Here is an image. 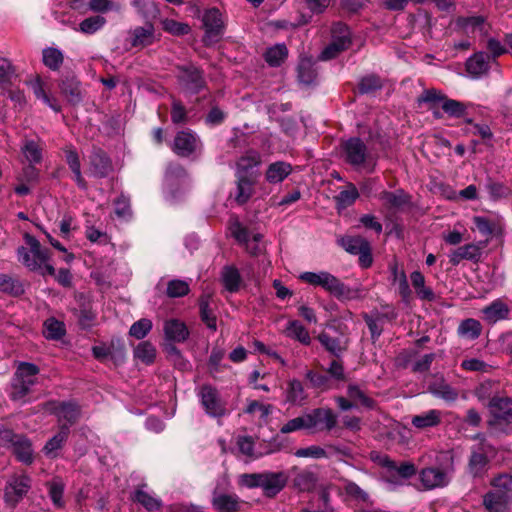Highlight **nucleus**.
I'll return each instance as SVG.
<instances>
[{
    "label": "nucleus",
    "mask_w": 512,
    "mask_h": 512,
    "mask_svg": "<svg viewBox=\"0 0 512 512\" xmlns=\"http://www.w3.org/2000/svg\"><path fill=\"white\" fill-rule=\"evenodd\" d=\"M298 279L313 287H320L340 302H348L362 298L361 284L349 286L332 273L321 270L319 272H302Z\"/></svg>",
    "instance_id": "nucleus-1"
},
{
    "label": "nucleus",
    "mask_w": 512,
    "mask_h": 512,
    "mask_svg": "<svg viewBox=\"0 0 512 512\" xmlns=\"http://www.w3.org/2000/svg\"><path fill=\"white\" fill-rule=\"evenodd\" d=\"M261 164V156L256 151H250L241 156L236 162V185L237 193L235 200L239 205L248 202L253 194V187L256 184L257 174L254 168Z\"/></svg>",
    "instance_id": "nucleus-2"
},
{
    "label": "nucleus",
    "mask_w": 512,
    "mask_h": 512,
    "mask_svg": "<svg viewBox=\"0 0 512 512\" xmlns=\"http://www.w3.org/2000/svg\"><path fill=\"white\" fill-rule=\"evenodd\" d=\"M288 477L283 471H262L243 473L238 478V485L248 489L260 488L264 497L275 498L287 485Z\"/></svg>",
    "instance_id": "nucleus-3"
},
{
    "label": "nucleus",
    "mask_w": 512,
    "mask_h": 512,
    "mask_svg": "<svg viewBox=\"0 0 512 512\" xmlns=\"http://www.w3.org/2000/svg\"><path fill=\"white\" fill-rule=\"evenodd\" d=\"M489 418L487 427L491 434L512 435V397L500 396L485 404Z\"/></svg>",
    "instance_id": "nucleus-4"
},
{
    "label": "nucleus",
    "mask_w": 512,
    "mask_h": 512,
    "mask_svg": "<svg viewBox=\"0 0 512 512\" xmlns=\"http://www.w3.org/2000/svg\"><path fill=\"white\" fill-rule=\"evenodd\" d=\"M39 373L40 368L36 364L19 362L11 381V400L18 401L25 398L31 392V387L38 383Z\"/></svg>",
    "instance_id": "nucleus-5"
},
{
    "label": "nucleus",
    "mask_w": 512,
    "mask_h": 512,
    "mask_svg": "<svg viewBox=\"0 0 512 512\" xmlns=\"http://www.w3.org/2000/svg\"><path fill=\"white\" fill-rule=\"evenodd\" d=\"M352 44L351 31L343 22L334 23L331 29V41L321 51L319 59L328 61L335 59L340 53L347 50Z\"/></svg>",
    "instance_id": "nucleus-6"
},
{
    "label": "nucleus",
    "mask_w": 512,
    "mask_h": 512,
    "mask_svg": "<svg viewBox=\"0 0 512 512\" xmlns=\"http://www.w3.org/2000/svg\"><path fill=\"white\" fill-rule=\"evenodd\" d=\"M177 70V80L186 94L197 95L207 89L204 71L201 68L190 64L177 66Z\"/></svg>",
    "instance_id": "nucleus-7"
},
{
    "label": "nucleus",
    "mask_w": 512,
    "mask_h": 512,
    "mask_svg": "<svg viewBox=\"0 0 512 512\" xmlns=\"http://www.w3.org/2000/svg\"><path fill=\"white\" fill-rule=\"evenodd\" d=\"M340 147L343 160L354 168L364 166L370 158L367 145L359 137H350L342 141Z\"/></svg>",
    "instance_id": "nucleus-8"
},
{
    "label": "nucleus",
    "mask_w": 512,
    "mask_h": 512,
    "mask_svg": "<svg viewBox=\"0 0 512 512\" xmlns=\"http://www.w3.org/2000/svg\"><path fill=\"white\" fill-rule=\"evenodd\" d=\"M200 402L207 415L221 418L227 414L226 403L222 400L219 391L210 384H203L199 390Z\"/></svg>",
    "instance_id": "nucleus-9"
},
{
    "label": "nucleus",
    "mask_w": 512,
    "mask_h": 512,
    "mask_svg": "<svg viewBox=\"0 0 512 512\" xmlns=\"http://www.w3.org/2000/svg\"><path fill=\"white\" fill-rule=\"evenodd\" d=\"M31 488V478L22 474L13 476L4 489V501L11 508H15Z\"/></svg>",
    "instance_id": "nucleus-10"
},
{
    "label": "nucleus",
    "mask_w": 512,
    "mask_h": 512,
    "mask_svg": "<svg viewBox=\"0 0 512 512\" xmlns=\"http://www.w3.org/2000/svg\"><path fill=\"white\" fill-rule=\"evenodd\" d=\"M329 329L339 332L341 337H333L329 333L322 331L316 337L324 349L334 357L339 358L349 346V339L344 337V331L347 330V326L342 325H330Z\"/></svg>",
    "instance_id": "nucleus-11"
},
{
    "label": "nucleus",
    "mask_w": 512,
    "mask_h": 512,
    "mask_svg": "<svg viewBox=\"0 0 512 512\" xmlns=\"http://www.w3.org/2000/svg\"><path fill=\"white\" fill-rule=\"evenodd\" d=\"M61 95L69 105L78 106L84 100V91L78 78L71 72L63 74L58 82Z\"/></svg>",
    "instance_id": "nucleus-12"
},
{
    "label": "nucleus",
    "mask_w": 512,
    "mask_h": 512,
    "mask_svg": "<svg viewBox=\"0 0 512 512\" xmlns=\"http://www.w3.org/2000/svg\"><path fill=\"white\" fill-rule=\"evenodd\" d=\"M205 27L204 42L206 44L218 42L224 33L222 14L217 8L208 9L203 16Z\"/></svg>",
    "instance_id": "nucleus-13"
},
{
    "label": "nucleus",
    "mask_w": 512,
    "mask_h": 512,
    "mask_svg": "<svg viewBox=\"0 0 512 512\" xmlns=\"http://www.w3.org/2000/svg\"><path fill=\"white\" fill-rule=\"evenodd\" d=\"M199 138L190 129L176 133L172 146L173 152L179 157L187 158L197 150Z\"/></svg>",
    "instance_id": "nucleus-14"
},
{
    "label": "nucleus",
    "mask_w": 512,
    "mask_h": 512,
    "mask_svg": "<svg viewBox=\"0 0 512 512\" xmlns=\"http://www.w3.org/2000/svg\"><path fill=\"white\" fill-rule=\"evenodd\" d=\"M306 420L310 429L319 428V430L331 431L337 424V415L331 408H315L306 414Z\"/></svg>",
    "instance_id": "nucleus-15"
},
{
    "label": "nucleus",
    "mask_w": 512,
    "mask_h": 512,
    "mask_svg": "<svg viewBox=\"0 0 512 512\" xmlns=\"http://www.w3.org/2000/svg\"><path fill=\"white\" fill-rule=\"evenodd\" d=\"M211 504L217 512H241L246 504L237 494L213 492Z\"/></svg>",
    "instance_id": "nucleus-16"
},
{
    "label": "nucleus",
    "mask_w": 512,
    "mask_h": 512,
    "mask_svg": "<svg viewBox=\"0 0 512 512\" xmlns=\"http://www.w3.org/2000/svg\"><path fill=\"white\" fill-rule=\"evenodd\" d=\"M379 199L388 210L401 211L412 205V196L402 188L395 191L383 190L379 194Z\"/></svg>",
    "instance_id": "nucleus-17"
},
{
    "label": "nucleus",
    "mask_w": 512,
    "mask_h": 512,
    "mask_svg": "<svg viewBox=\"0 0 512 512\" xmlns=\"http://www.w3.org/2000/svg\"><path fill=\"white\" fill-rule=\"evenodd\" d=\"M71 430L66 425L57 427V432L45 443L42 452L49 459H56L60 456V451L66 445Z\"/></svg>",
    "instance_id": "nucleus-18"
},
{
    "label": "nucleus",
    "mask_w": 512,
    "mask_h": 512,
    "mask_svg": "<svg viewBox=\"0 0 512 512\" xmlns=\"http://www.w3.org/2000/svg\"><path fill=\"white\" fill-rule=\"evenodd\" d=\"M490 56L483 51L472 54L465 62L466 72L474 79L487 75L490 71Z\"/></svg>",
    "instance_id": "nucleus-19"
},
{
    "label": "nucleus",
    "mask_w": 512,
    "mask_h": 512,
    "mask_svg": "<svg viewBox=\"0 0 512 512\" xmlns=\"http://www.w3.org/2000/svg\"><path fill=\"white\" fill-rule=\"evenodd\" d=\"M419 480L424 490L444 487L449 483L447 473L439 467H427L420 471Z\"/></svg>",
    "instance_id": "nucleus-20"
},
{
    "label": "nucleus",
    "mask_w": 512,
    "mask_h": 512,
    "mask_svg": "<svg viewBox=\"0 0 512 512\" xmlns=\"http://www.w3.org/2000/svg\"><path fill=\"white\" fill-rule=\"evenodd\" d=\"M92 175L96 178H105L113 171L110 157L101 148H93L90 155Z\"/></svg>",
    "instance_id": "nucleus-21"
},
{
    "label": "nucleus",
    "mask_w": 512,
    "mask_h": 512,
    "mask_svg": "<svg viewBox=\"0 0 512 512\" xmlns=\"http://www.w3.org/2000/svg\"><path fill=\"white\" fill-rule=\"evenodd\" d=\"M510 311V307L502 299L498 298L482 308V319L489 325H493L499 321L509 319Z\"/></svg>",
    "instance_id": "nucleus-22"
},
{
    "label": "nucleus",
    "mask_w": 512,
    "mask_h": 512,
    "mask_svg": "<svg viewBox=\"0 0 512 512\" xmlns=\"http://www.w3.org/2000/svg\"><path fill=\"white\" fill-rule=\"evenodd\" d=\"M481 255V246L469 243L453 250L449 255V262L453 266H457L462 260H469L477 263L480 261Z\"/></svg>",
    "instance_id": "nucleus-23"
},
{
    "label": "nucleus",
    "mask_w": 512,
    "mask_h": 512,
    "mask_svg": "<svg viewBox=\"0 0 512 512\" xmlns=\"http://www.w3.org/2000/svg\"><path fill=\"white\" fill-rule=\"evenodd\" d=\"M489 451L490 450L472 449L468 461V471L473 478H480L487 471L489 465L487 453Z\"/></svg>",
    "instance_id": "nucleus-24"
},
{
    "label": "nucleus",
    "mask_w": 512,
    "mask_h": 512,
    "mask_svg": "<svg viewBox=\"0 0 512 512\" xmlns=\"http://www.w3.org/2000/svg\"><path fill=\"white\" fill-rule=\"evenodd\" d=\"M293 171V166L286 161H275L268 165L264 178L269 184L283 182Z\"/></svg>",
    "instance_id": "nucleus-25"
},
{
    "label": "nucleus",
    "mask_w": 512,
    "mask_h": 512,
    "mask_svg": "<svg viewBox=\"0 0 512 512\" xmlns=\"http://www.w3.org/2000/svg\"><path fill=\"white\" fill-rule=\"evenodd\" d=\"M146 484L139 486L131 494L130 499L137 504L143 506L148 512H156L161 510L163 502L161 498L153 496L146 492L143 488Z\"/></svg>",
    "instance_id": "nucleus-26"
},
{
    "label": "nucleus",
    "mask_w": 512,
    "mask_h": 512,
    "mask_svg": "<svg viewBox=\"0 0 512 512\" xmlns=\"http://www.w3.org/2000/svg\"><path fill=\"white\" fill-rule=\"evenodd\" d=\"M510 500L497 489L489 490L483 496L482 504L488 512H507Z\"/></svg>",
    "instance_id": "nucleus-27"
},
{
    "label": "nucleus",
    "mask_w": 512,
    "mask_h": 512,
    "mask_svg": "<svg viewBox=\"0 0 512 512\" xmlns=\"http://www.w3.org/2000/svg\"><path fill=\"white\" fill-rule=\"evenodd\" d=\"M442 422V412L437 409H430L412 416L411 424L418 430H426L437 427Z\"/></svg>",
    "instance_id": "nucleus-28"
},
{
    "label": "nucleus",
    "mask_w": 512,
    "mask_h": 512,
    "mask_svg": "<svg viewBox=\"0 0 512 512\" xmlns=\"http://www.w3.org/2000/svg\"><path fill=\"white\" fill-rule=\"evenodd\" d=\"M164 333L167 340L183 343L190 335L186 324L178 319H171L165 322Z\"/></svg>",
    "instance_id": "nucleus-29"
},
{
    "label": "nucleus",
    "mask_w": 512,
    "mask_h": 512,
    "mask_svg": "<svg viewBox=\"0 0 512 512\" xmlns=\"http://www.w3.org/2000/svg\"><path fill=\"white\" fill-rule=\"evenodd\" d=\"M81 415L79 406L73 401H62V407L57 417V427L66 425L68 429L75 425Z\"/></svg>",
    "instance_id": "nucleus-30"
},
{
    "label": "nucleus",
    "mask_w": 512,
    "mask_h": 512,
    "mask_svg": "<svg viewBox=\"0 0 512 512\" xmlns=\"http://www.w3.org/2000/svg\"><path fill=\"white\" fill-rule=\"evenodd\" d=\"M412 287L417 297L422 301L433 302L436 295L431 287L425 285V277L422 272L415 270L410 274Z\"/></svg>",
    "instance_id": "nucleus-31"
},
{
    "label": "nucleus",
    "mask_w": 512,
    "mask_h": 512,
    "mask_svg": "<svg viewBox=\"0 0 512 512\" xmlns=\"http://www.w3.org/2000/svg\"><path fill=\"white\" fill-rule=\"evenodd\" d=\"M221 281L229 293H237L242 284V276L234 265H225L221 271Z\"/></svg>",
    "instance_id": "nucleus-32"
},
{
    "label": "nucleus",
    "mask_w": 512,
    "mask_h": 512,
    "mask_svg": "<svg viewBox=\"0 0 512 512\" xmlns=\"http://www.w3.org/2000/svg\"><path fill=\"white\" fill-rule=\"evenodd\" d=\"M12 453L16 459L26 465L33 463V449L30 439L25 435H21L18 440L11 446Z\"/></svg>",
    "instance_id": "nucleus-33"
},
{
    "label": "nucleus",
    "mask_w": 512,
    "mask_h": 512,
    "mask_svg": "<svg viewBox=\"0 0 512 512\" xmlns=\"http://www.w3.org/2000/svg\"><path fill=\"white\" fill-rule=\"evenodd\" d=\"M288 48L284 43H278L268 47L263 58L270 67H280L288 58Z\"/></svg>",
    "instance_id": "nucleus-34"
},
{
    "label": "nucleus",
    "mask_w": 512,
    "mask_h": 512,
    "mask_svg": "<svg viewBox=\"0 0 512 512\" xmlns=\"http://www.w3.org/2000/svg\"><path fill=\"white\" fill-rule=\"evenodd\" d=\"M483 327L479 320L474 318H467L460 322L457 328L459 337L473 341L480 337Z\"/></svg>",
    "instance_id": "nucleus-35"
},
{
    "label": "nucleus",
    "mask_w": 512,
    "mask_h": 512,
    "mask_svg": "<svg viewBox=\"0 0 512 512\" xmlns=\"http://www.w3.org/2000/svg\"><path fill=\"white\" fill-rule=\"evenodd\" d=\"M469 107H472V104L451 99L447 96L444 102L441 104V108L444 113H446L451 118L458 119L470 115Z\"/></svg>",
    "instance_id": "nucleus-36"
},
{
    "label": "nucleus",
    "mask_w": 512,
    "mask_h": 512,
    "mask_svg": "<svg viewBox=\"0 0 512 512\" xmlns=\"http://www.w3.org/2000/svg\"><path fill=\"white\" fill-rule=\"evenodd\" d=\"M297 77L299 82L311 85L317 77L315 63L311 58H301L297 66Z\"/></svg>",
    "instance_id": "nucleus-37"
},
{
    "label": "nucleus",
    "mask_w": 512,
    "mask_h": 512,
    "mask_svg": "<svg viewBox=\"0 0 512 512\" xmlns=\"http://www.w3.org/2000/svg\"><path fill=\"white\" fill-rule=\"evenodd\" d=\"M42 62L51 71H59L64 63V54L58 48L46 47L42 50Z\"/></svg>",
    "instance_id": "nucleus-38"
},
{
    "label": "nucleus",
    "mask_w": 512,
    "mask_h": 512,
    "mask_svg": "<svg viewBox=\"0 0 512 512\" xmlns=\"http://www.w3.org/2000/svg\"><path fill=\"white\" fill-rule=\"evenodd\" d=\"M154 42V26L147 23L144 27H136L133 30V47H146Z\"/></svg>",
    "instance_id": "nucleus-39"
},
{
    "label": "nucleus",
    "mask_w": 512,
    "mask_h": 512,
    "mask_svg": "<svg viewBox=\"0 0 512 512\" xmlns=\"http://www.w3.org/2000/svg\"><path fill=\"white\" fill-rule=\"evenodd\" d=\"M483 188L488 193L490 199L493 201L506 198L511 193V190L508 186L502 182L495 181L490 176L486 177Z\"/></svg>",
    "instance_id": "nucleus-40"
},
{
    "label": "nucleus",
    "mask_w": 512,
    "mask_h": 512,
    "mask_svg": "<svg viewBox=\"0 0 512 512\" xmlns=\"http://www.w3.org/2000/svg\"><path fill=\"white\" fill-rule=\"evenodd\" d=\"M347 396L351 402H353L354 407L360 404L367 409H374L376 406V401L367 396L358 385L349 384L347 387Z\"/></svg>",
    "instance_id": "nucleus-41"
},
{
    "label": "nucleus",
    "mask_w": 512,
    "mask_h": 512,
    "mask_svg": "<svg viewBox=\"0 0 512 512\" xmlns=\"http://www.w3.org/2000/svg\"><path fill=\"white\" fill-rule=\"evenodd\" d=\"M199 315L201 321L207 328L215 331L217 329V318L210 308V295H202L199 299Z\"/></svg>",
    "instance_id": "nucleus-42"
},
{
    "label": "nucleus",
    "mask_w": 512,
    "mask_h": 512,
    "mask_svg": "<svg viewBox=\"0 0 512 512\" xmlns=\"http://www.w3.org/2000/svg\"><path fill=\"white\" fill-rule=\"evenodd\" d=\"M341 481L343 483V491L349 499L365 504L370 502L369 494L357 483L346 478L341 479Z\"/></svg>",
    "instance_id": "nucleus-43"
},
{
    "label": "nucleus",
    "mask_w": 512,
    "mask_h": 512,
    "mask_svg": "<svg viewBox=\"0 0 512 512\" xmlns=\"http://www.w3.org/2000/svg\"><path fill=\"white\" fill-rule=\"evenodd\" d=\"M307 399L304 386L298 379L288 381L286 388V401L292 405L300 404Z\"/></svg>",
    "instance_id": "nucleus-44"
},
{
    "label": "nucleus",
    "mask_w": 512,
    "mask_h": 512,
    "mask_svg": "<svg viewBox=\"0 0 512 512\" xmlns=\"http://www.w3.org/2000/svg\"><path fill=\"white\" fill-rule=\"evenodd\" d=\"M134 358L145 365H151L156 358V348L149 341L140 342L133 351Z\"/></svg>",
    "instance_id": "nucleus-45"
},
{
    "label": "nucleus",
    "mask_w": 512,
    "mask_h": 512,
    "mask_svg": "<svg viewBox=\"0 0 512 512\" xmlns=\"http://www.w3.org/2000/svg\"><path fill=\"white\" fill-rule=\"evenodd\" d=\"M317 476L314 472L302 470L293 479V485L300 492H310L315 488Z\"/></svg>",
    "instance_id": "nucleus-46"
},
{
    "label": "nucleus",
    "mask_w": 512,
    "mask_h": 512,
    "mask_svg": "<svg viewBox=\"0 0 512 512\" xmlns=\"http://www.w3.org/2000/svg\"><path fill=\"white\" fill-rule=\"evenodd\" d=\"M359 198V190L353 183H348L347 188L334 197L336 207L345 209L355 203Z\"/></svg>",
    "instance_id": "nucleus-47"
},
{
    "label": "nucleus",
    "mask_w": 512,
    "mask_h": 512,
    "mask_svg": "<svg viewBox=\"0 0 512 512\" xmlns=\"http://www.w3.org/2000/svg\"><path fill=\"white\" fill-rule=\"evenodd\" d=\"M429 391L447 402H454L458 398L457 390L443 380L430 384Z\"/></svg>",
    "instance_id": "nucleus-48"
},
{
    "label": "nucleus",
    "mask_w": 512,
    "mask_h": 512,
    "mask_svg": "<svg viewBox=\"0 0 512 512\" xmlns=\"http://www.w3.org/2000/svg\"><path fill=\"white\" fill-rule=\"evenodd\" d=\"M486 19L482 15L476 16H459L456 21L457 29L461 30L465 34L473 33L476 29H481Z\"/></svg>",
    "instance_id": "nucleus-49"
},
{
    "label": "nucleus",
    "mask_w": 512,
    "mask_h": 512,
    "mask_svg": "<svg viewBox=\"0 0 512 512\" xmlns=\"http://www.w3.org/2000/svg\"><path fill=\"white\" fill-rule=\"evenodd\" d=\"M228 117V113L222 110L215 100L210 101V109L204 117V122L209 127L222 125Z\"/></svg>",
    "instance_id": "nucleus-50"
},
{
    "label": "nucleus",
    "mask_w": 512,
    "mask_h": 512,
    "mask_svg": "<svg viewBox=\"0 0 512 512\" xmlns=\"http://www.w3.org/2000/svg\"><path fill=\"white\" fill-rule=\"evenodd\" d=\"M287 335L290 338L299 341L303 345L308 346L311 343L308 330L298 320H291L288 322Z\"/></svg>",
    "instance_id": "nucleus-51"
},
{
    "label": "nucleus",
    "mask_w": 512,
    "mask_h": 512,
    "mask_svg": "<svg viewBox=\"0 0 512 512\" xmlns=\"http://www.w3.org/2000/svg\"><path fill=\"white\" fill-rule=\"evenodd\" d=\"M340 244L349 254L357 255L367 247L370 242L362 236H346L341 239Z\"/></svg>",
    "instance_id": "nucleus-52"
},
{
    "label": "nucleus",
    "mask_w": 512,
    "mask_h": 512,
    "mask_svg": "<svg viewBox=\"0 0 512 512\" xmlns=\"http://www.w3.org/2000/svg\"><path fill=\"white\" fill-rule=\"evenodd\" d=\"M383 87L381 78L376 74L362 77L357 85V91L361 95L370 94Z\"/></svg>",
    "instance_id": "nucleus-53"
},
{
    "label": "nucleus",
    "mask_w": 512,
    "mask_h": 512,
    "mask_svg": "<svg viewBox=\"0 0 512 512\" xmlns=\"http://www.w3.org/2000/svg\"><path fill=\"white\" fill-rule=\"evenodd\" d=\"M24 239L30 248L29 251L41 265L49 259L50 251L47 248H42L40 242L34 236L26 233Z\"/></svg>",
    "instance_id": "nucleus-54"
},
{
    "label": "nucleus",
    "mask_w": 512,
    "mask_h": 512,
    "mask_svg": "<svg viewBox=\"0 0 512 512\" xmlns=\"http://www.w3.org/2000/svg\"><path fill=\"white\" fill-rule=\"evenodd\" d=\"M0 291L12 296H20L25 290L23 284L19 280L7 274H0Z\"/></svg>",
    "instance_id": "nucleus-55"
},
{
    "label": "nucleus",
    "mask_w": 512,
    "mask_h": 512,
    "mask_svg": "<svg viewBox=\"0 0 512 512\" xmlns=\"http://www.w3.org/2000/svg\"><path fill=\"white\" fill-rule=\"evenodd\" d=\"M305 378L309 381L310 386L314 389L326 391L331 387V379L327 373L315 370H307Z\"/></svg>",
    "instance_id": "nucleus-56"
},
{
    "label": "nucleus",
    "mask_w": 512,
    "mask_h": 512,
    "mask_svg": "<svg viewBox=\"0 0 512 512\" xmlns=\"http://www.w3.org/2000/svg\"><path fill=\"white\" fill-rule=\"evenodd\" d=\"M44 335L49 340H60L66 333L64 323L54 317L48 318L44 322Z\"/></svg>",
    "instance_id": "nucleus-57"
},
{
    "label": "nucleus",
    "mask_w": 512,
    "mask_h": 512,
    "mask_svg": "<svg viewBox=\"0 0 512 512\" xmlns=\"http://www.w3.org/2000/svg\"><path fill=\"white\" fill-rule=\"evenodd\" d=\"M494 388V382L484 381L475 388L474 394L478 401L485 406L487 402H490L492 399L501 396L494 390Z\"/></svg>",
    "instance_id": "nucleus-58"
},
{
    "label": "nucleus",
    "mask_w": 512,
    "mask_h": 512,
    "mask_svg": "<svg viewBox=\"0 0 512 512\" xmlns=\"http://www.w3.org/2000/svg\"><path fill=\"white\" fill-rule=\"evenodd\" d=\"M110 358L116 366L126 361V346L121 338H112L109 344Z\"/></svg>",
    "instance_id": "nucleus-59"
},
{
    "label": "nucleus",
    "mask_w": 512,
    "mask_h": 512,
    "mask_svg": "<svg viewBox=\"0 0 512 512\" xmlns=\"http://www.w3.org/2000/svg\"><path fill=\"white\" fill-rule=\"evenodd\" d=\"M171 121L175 125L186 124L189 120L188 111L181 100L172 97Z\"/></svg>",
    "instance_id": "nucleus-60"
},
{
    "label": "nucleus",
    "mask_w": 512,
    "mask_h": 512,
    "mask_svg": "<svg viewBox=\"0 0 512 512\" xmlns=\"http://www.w3.org/2000/svg\"><path fill=\"white\" fill-rule=\"evenodd\" d=\"M22 152L30 164H39L42 161V148L34 140H26Z\"/></svg>",
    "instance_id": "nucleus-61"
},
{
    "label": "nucleus",
    "mask_w": 512,
    "mask_h": 512,
    "mask_svg": "<svg viewBox=\"0 0 512 512\" xmlns=\"http://www.w3.org/2000/svg\"><path fill=\"white\" fill-rule=\"evenodd\" d=\"M493 488L497 489L501 494L505 495L512 501V476L509 474H501L494 477L491 481Z\"/></svg>",
    "instance_id": "nucleus-62"
},
{
    "label": "nucleus",
    "mask_w": 512,
    "mask_h": 512,
    "mask_svg": "<svg viewBox=\"0 0 512 512\" xmlns=\"http://www.w3.org/2000/svg\"><path fill=\"white\" fill-rule=\"evenodd\" d=\"M190 292L189 284L180 279L170 280L167 284L166 294L170 298H180L188 295Z\"/></svg>",
    "instance_id": "nucleus-63"
},
{
    "label": "nucleus",
    "mask_w": 512,
    "mask_h": 512,
    "mask_svg": "<svg viewBox=\"0 0 512 512\" xmlns=\"http://www.w3.org/2000/svg\"><path fill=\"white\" fill-rule=\"evenodd\" d=\"M473 223L475 224L479 233L483 236L489 237L498 234L497 225L486 217L475 216L473 218Z\"/></svg>",
    "instance_id": "nucleus-64"
}]
</instances>
